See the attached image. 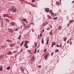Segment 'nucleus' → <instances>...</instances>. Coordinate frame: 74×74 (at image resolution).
<instances>
[{
	"label": "nucleus",
	"instance_id": "5fc2aeb1",
	"mask_svg": "<svg viewBox=\"0 0 74 74\" xmlns=\"http://www.w3.org/2000/svg\"><path fill=\"white\" fill-rule=\"evenodd\" d=\"M70 41H71V40H72V38H71L70 39Z\"/></svg>",
	"mask_w": 74,
	"mask_h": 74
},
{
	"label": "nucleus",
	"instance_id": "423d86ee",
	"mask_svg": "<svg viewBox=\"0 0 74 74\" xmlns=\"http://www.w3.org/2000/svg\"><path fill=\"white\" fill-rule=\"evenodd\" d=\"M24 46L26 48H29V46H28V45L26 44H24Z\"/></svg>",
	"mask_w": 74,
	"mask_h": 74
},
{
	"label": "nucleus",
	"instance_id": "09e8293b",
	"mask_svg": "<svg viewBox=\"0 0 74 74\" xmlns=\"http://www.w3.org/2000/svg\"><path fill=\"white\" fill-rule=\"evenodd\" d=\"M33 7H37V6H35V5H34V6H33Z\"/></svg>",
	"mask_w": 74,
	"mask_h": 74
},
{
	"label": "nucleus",
	"instance_id": "864d4df0",
	"mask_svg": "<svg viewBox=\"0 0 74 74\" xmlns=\"http://www.w3.org/2000/svg\"><path fill=\"white\" fill-rule=\"evenodd\" d=\"M69 40H68V41H67V43H69Z\"/></svg>",
	"mask_w": 74,
	"mask_h": 74
},
{
	"label": "nucleus",
	"instance_id": "5701e85b",
	"mask_svg": "<svg viewBox=\"0 0 74 74\" xmlns=\"http://www.w3.org/2000/svg\"><path fill=\"white\" fill-rule=\"evenodd\" d=\"M49 34L50 35V36H52V32L51 31L49 33Z\"/></svg>",
	"mask_w": 74,
	"mask_h": 74
},
{
	"label": "nucleus",
	"instance_id": "f704fd0d",
	"mask_svg": "<svg viewBox=\"0 0 74 74\" xmlns=\"http://www.w3.org/2000/svg\"><path fill=\"white\" fill-rule=\"evenodd\" d=\"M14 30H15V31H18V28H16L14 29Z\"/></svg>",
	"mask_w": 74,
	"mask_h": 74
},
{
	"label": "nucleus",
	"instance_id": "b1692460",
	"mask_svg": "<svg viewBox=\"0 0 74 74\" xmlns=\"http://www.w3.org/2000/svg\"><path fill=\"white\" fill-rule=\"evenodd\" d=\"M28 52H28V53H30L31 54H32V52H31V50H28V51H27Z\"/></svg>",
	"mask_w": 74,
	"mask_h": 74
},
{
	"label": "nucleus",
	"instance_id": "c756f323",
	"mask_svg": "<svg viewBox=\"0 0 74 74\" xmlns=\"http://www.w3.org/2000/svg\"><path fill=\"white\" fill-rule=\"evenodd\" d=\"M36 48V49L35 50V51L34 52V54H36V51H37Z\"/></svg>",
	"mask_w": 74,
	"mask_h": 74
},
{
	"label": "nucleus",
	"instance_id": "412c9836",
	"mask_svg": "<svg viewBox=\"0 0 74 74\" xmlns=\"http://www.w3.org/2000/svg\"><path fill=\"white\" fill-rule=\"evenodd\" d=\"M3 17H7V14H5L3 15Z\"/></svg>",
	"mask_w": 74,
	"mask_h": 74
},
{
	"label": "nucleus",
	"instance_id": "9d476101",
	"mask_svg": "<svg viewBox=\"0 0 74 74\" xmlns=\"http://www.w3.org/2000/svg\"><path fill=\"white\" fill-rule=\"evenodd\" d=\"M54 45H55V42H52V45L51 46V47H53V46Z\"/></svg>",
	"mask_w": 74,
	"mask_h": 74
},
{
	"label": "nucleus",
	"instance_id": "c85d7f7f",
	"mask_svg": "<svg viewBox=\"0 0 74 74\" xmlns=\"http://www.w3.org/2000/svg\"><path fill=\"white\" fill-rule=\"evenodd\" d=\"M58 51H59V49H56L55 52H58Z\"/></svg>",
	"mask_w": 74,
	"mask_h": 74
},
{
	"label": "nucleus",
	"instance_id": "393cba45",
	"mask_svg": "<svg viewBox=\"0 0 74 74\" xmlns=\"http://www.w3.org/2000/svg\"><path fill=\"white\" fill-rule=\"evenodd\" d=\"M4 23V20H2V21H1V23L2 25H3Z\"/></svg>",
	"mask_w": 74,
	"mask_h": 74
},
{
	"label": "nucleus",
	"instance_id": "0eeeda50",
	"mask_svg": "<svg viewBox=\"0 0 74 74\" xmlns=\"http://www.w3.org/2000/svg\"><path fill=\"white\" fill-rule=\"evenodd\" d=\"M15 45V43H13L12 44H10V47H13V46H14Z\"/></svg>",
	"mask_w": 74,
	"mask_h": 74
},
{
	"label": "nucleus",
	"instance_id": "72a5a7b5",
	"mask_svg": "<svg viewBox=\"0 0 74 74\" xmlns=\"http://www.w3.org/2000/svg\"><path fill=\"white\" fill-rule=\"evenodd\" d=\"M47 51V49H44V53H45V52Z\"/></svg>",
	"mask_w": 74,
	"mask_h": 74
},
{
	"label": "nucleus",
	"instance_id": "aec40b11",
	"mask_svg": "<svg viewBox=\"0 0 74 74\" xmlns=\"http://www.w3.org/2000/svg\"><path fill=\"white\" fill-rule=\"evenodd\" d=\"M7 41L8 42H12V41L9 39Z\"/></svg>",
	"mask_w": 74,
	"mask_h": 74
},
{
	"label": "nucleus",
	"instance_id": "9b49d317",
	"mask_svg": "<svg viewBox=\"0 0 74 74\" xmlns=\"http://www.w3.org/2000/svg\"><path fill=\"white\" fill-rule=\"evenodd\" d=\"M8 55H12V53L11 51H9L8 53Z\"/></svg>",
	"mask_w": 74,
	"mask_h": 74
},
{
	"label": "nucleus",
	"instance_id": "0e129e2a",
	"mask_svg": "<svg viewBox=\"0 0 74 74\" xmlns=\"http://www.w3.org/2000/svg\"><path fill=\"white\" fill-rule=\"evenodd\" d=\"M60 2H61V0H60Z\"/></svg>",
	"mask_w": 74,
	"mask_h": 74
},
{
	"label": "nucleus",
	"instance_id": "4c0bfd02",
	"mask_svg": "<svg viewBox=\"0 0 74 74\" xmlns=\"http://www.w3.org/2000/svg\"><path fill=\"white\" fill-rule=\"evenodd\" d=\"M53 53H54L53 52H52L51 54V56H52L53 55Z\"/></svg>",
	"mask_w": 74,
	"mask_h": 74
},
{
	"label": "nucleus",
	"instance_id": "69168bd1",
	"mask_svg": "<svg viewBox=\"0 0 74 74\" xmlns=\"http://www.w3.org/2000/svg\"><path fill=\"white\" fill-rule=\"evenodd\" d=\"M29 14H31V12H30Z\"/></svg>",
	"mask_w": 74,
	"mask_h": 74
},
{
	"label": "nucleus",
	"instance_id": "cd10ccee",
	"mask_svg": "<svg viewBox=\"0 0 74 74\" xmlns=\"http://www.w3.org/2000/svg\"><path fill=\"white\" fill-rule=\"evenodd\" d=\"M26 19L25 18H23L22 21H24V22H26Z\"/></svg>",
	"mask_w": 74,
	"mask_h": 74
},
{
	"label": "nucleus",
	"instance_id": "1a4fd4ad",
	"mask_svg": "<svg viewBox=\"0 0 74 74\" xmlns=\"http://www.w3.org/2000/svg\"><path fill=\"white\" fill-rule=\"evenodd\" d=\"M20 70H21L22 71H24V68H22V67L21 66L20 67Z\"/></svg>",
	"mask_w": 74,
	"mask_h": 74
},
{
	"label": "nucleus",
	"instance_id": "f8f14e48",
	"mask_svg": "<svg viewBox=\"0 0 74 74\" xmlns=\"http://www.w3.org/2000/svg\"><path fill=\"white\" fill-rule=\"evenodd\" d=\"M49 13L50 14H51V15H52L53 13V12L52 11V10H50L49 11Z\"/></svg>",
	"mask_w": 74,
	"mask_h": 74
},
{
	"label": "nucleus",
	"instance_id": "ea45409f",
	"mask_svg": "<svg viewBox=\"0 0 74 74\" xmlns=\"http://www.w3.org/2000/svg\"><path fill=\"white\" fill-rule=\"evenodd\" d=\"M70 25V23H69L67 25V27H69V26Z\"/></svg>",
	"mask_w": 74,
	"mask_h": 74
},
{
	"label": "nucleus",
	"instance_id": "bf43d9fd",
	"mask_svg": "<svg viewBox=\"0 0 74 74\" xmlns=\"http://www.w3.org/2000/svg\"><path fill=\"white\" fill-rule=\"evenodd\" d=\"M23 45V44H22V43H21V46H22V45Z\"/></svg>",
	"mask_w": 74,
	"mask_h": 74
},
{
	"label": "nucleus",
	"instance_id": "8fccbe9b",
	"mask_svg": "<svg viewBox=\"0 0 74 74\" xmlns=\"http://www.w3.org/2000/svg\"><path fill=\"white\" fill-rule=\"evenodd\" d=\"M70 44L71 45V44H72V42H71L70 43Z\"/></svg>",
	"mask_w": 74,
	"mask_h": 74
},
{
	"label": "nucleus",
	"instance_id": "4468645a",
	"mask_svg": "<svg viewBox=\"0 0 74 74\" xmlns=\"http://www.w3.org/2000/svg\"><path fill=\"white\" fill-rule=\"evenodd\" d=\"M29 41L28 40H25V44H28L29 43Z\"/></svg>",
	"mask_w": 74,
	"mask_h": 74
},
{
	"label": "nucleus",
	"instance_id": "13d9d810",
	"mask_svg": "<svg viewBox=\"0 0 74 74\" xmlns=\"http://www.w3.org/2000/svg\"><path fill=\"white\" fill-rule=\"evenodd\" d=\"M23 50H21V52H23Z\"/></svg>",
	"mask_w": 74,
	"mask_h": 74
},
{
	"label": "nucleus",
	"instance_id": "e433bc0d",
	"mask_svg": "<svg viewBox=\"0 0 74 74\" xmlns=\"http://www.w3.org/2000/svg\"><path fill=\"white\" fill-rule=\"evenodd\" d=\"M10 69V67L9 66V67H8V68H7V70H9Z\"/></svg>",
	"mask_w": 74,
	"mask_h": 74
},
{
	"label": "nucleus",
	"instance_id": "4d7b16f0",
	"mask_svg": "<svg viewBox=\"0 0 74 74\" xmlns=\"http://www.w3.org/2000/svg\"><path fill=\"white\" fill-rule=\"evenodd\" d=\"M73 3H74V0L72 2L71 4H73Z\"/></svg>",
	"mask_w": 74,
	"mask_h": 74
},
{
	"label": "nucleus",
	"instance_id": "dca6fc26",
	"mask_svg": "<svg viewBox=\"0 0 74 74\" xmlns=\"http://www.w3.org/2000/svg\"><path fill=\"white\" fill-rule=\"evenodd\" d=\"M74 22V20H70L69 22L70 23H72Z\"/></svg>",
	"mask_w": 74,
	"mask_h": 74
},
{
	"label": "nucleus",
	"instance_id": "6e6552de",
	"mask_svg": "<svg viewBox=\"0 0 74 74\" xmlns=\"http://www.w3.org/2000/svg\"><path fill=\"white\" fill-rule=\"evenodd\" d=\"M3 70V66L0 65V71H1Z\"/></svg>",
	"mask_w": 74,
	"mask_h": 74
},
{
	"label": "nucleus",
	"instance_id": "49530a36",
	"mask_svg": "<svg viewBox=\"0 0 74 74\" xmlns=\"http://www.w3.org/2000/svg\"><path fill=\"white\" fill-rule=\"evenodd\" d=\"M56 46H57V47H59V45H56Z\"/></svg>",
	"mask_w": 74,
	"mask_h": 74
},
{
	"label": "nucleus",
	"instance_id": "79ce46f5",
	"mask_svg": "<svg viewBox=\"0 0 74 74\" xmlns=\"http://www.w3.org/2000/svg\"><path fill=\"white\" fill-rule=\"evenodd\" d=\"M5 21H7V20H8V19H7V18H5Z\"/></svg>",
	"mask_w": 74,
	"mask_h": 74
},
{
	"label": "nucleus",
	"instance_id": "a18cd8bd",
	"mask_svg": "<svg viewBox=\"0 0 74 74\" xmlns=\"http://www.w3.org/2000/svg\"><path fill=\"white\" fill-rule=\"evenodd\" d=\"M1 47L2 48H4V46H3V45H2L1 46Z\"/></svg>",
	"mask_w": 74,
	"mask_h": 74
},
{
	"label": "nucleus",
	"instance_id": "39448f33",
	"mask_svg": "<svg viewBox=\"0 0 74 74\" xmlns=\"http://www.w3.org/2000/svg\"><path fill=\"white\" fill-rule=\"evenodd\" d=\"M49 9L48 8H46L45 9V11L46 12H49Z\"/></svg>",
	"mask_w": 74,
	"mask_h": 74
},
{
	"label": "nucleus",
	"instance_id": "680f3d73",
	"mask_svg": "<svg viewBox=\"0 0 74 74\" xmlns=\"http://www.w3.org/2000/svg\"><path fill=\"white\" fill-rule=\"evenodd\" d=\"M29 27H30V26H28V27H28L29 28Z\"/></svg>",
	"mask_w": 74,
	"mask_h": 74
},
{
	"label": "nucleus",
	"instance_id": "c9c22d12",
	"mask_svg": "<svg viewBox=\"0 0 74 74\" xmlns=\"http://www.w3.org/2000/svg\"><path fill=\"white\" fill-rule=\"evenodd\" d=\"M46 30H50V28H47Z\"/></svg>",
	"mask_w": 74,
	"mask_h": 74
},
{
	"label": "nucleus",
	"instance_id": "3c124183",
	"mask_svg": "<svg viewBox=\"0 0 74 74\" xmlns=\"http://www.w3.org/2000/svg\"><path fill=\"white\" fill-rule=\"evenodd\" d=\"M39 52V50H38L37 51V53H38Z\"/></svg>",
	"mask_w": 74,
	"mask_h": 74
},
{
	"label": "nucleus",
	"instance_id": "052dcab7",
	"mask_svg": "<svg viewBox=\"0 0 74 74\" xmlns=\"http://www.w3.org/2000/svg\"><path fill=\"white\" fill-rule=\"evenodd\" d=\"M42 36V34H40V36L41 37Z\"/></svg>",
	"mask_w": 74,
	"mask_h": 74
},
{
	"label": "nucleus",
	"instance_id": "f257e3e1",
	"mask_svg": "<svg viewBox=\"0 0 74 74\" xmlns=\"http://www.w3.org/2000/svg\"><path fill=\"white\" fill-rule=\"evenodd\" d=\"M10 11H12V12L13 13H14V12H16V11H17V10H16V9L15 8V7H13L11 8V9L10 10Z\"/></svg>",
	"mask_w": 74,
	"mask_h": 74
},
{
	"label": "nucleus",
	"instance_id": "bb28decb",
	"mask_svg": "<svg viewBox=\"0 0 74 74\" xmlns=\"http://www.w3.org/2000/svg\"><path fill=\"white\" fill-rule=\"evenodd\" d=\"M22 23L23 25L24 26H26V25H25V23L24 22H22Z\"/></svg>",
	"mask_w": 74,
	"mask_h": 74
},
{
	"label": "nucleus",
	"instance_id": "4be33fe9",
	"mask_svg": "<svg viewBox=\"0 0 74 74\" xmlns=\"http://www.w3.org/2000/svg\"><path fill=\"white\" fill-rule=\"evenodd\" d=\"M47 17H48V18H49L50 19H52L51 17V16H49V15H47Z\"/></svg>",
	"mask_w": 74,
	"mask_h": 74
},
{
	"label": "nucleus",
	"instance_id": "a211bd4d",
	"mask_svg": "<svg viewBox=\"0 0 74 74\" xmlns=\"http://www.w3.org/2000/svg\"><path fill=\"white\" fill-rule=\"evenodd\" d=\"M61 29H62V26H61V25H60L58 27V29L61 30Z\"/></svg>",
	"mask_w": 74,
	"mask_h": 74
},
{
	"label": "nucleus",
	"instance_id": "e2e57ef3",
	"mask_svg": "<svg viewBox=\"0 0 74 74\" xmlns=\"http://www.w3.org/2000/svg\"><path fill=\"white\" fill-rule=\"evenodd\" d=\"M25 22H26V23H28V22H27V21H25Z\"/></svg>",
	"mask_w": 74,
	"mask_h": 74
},
{
	"label": "nucleus",
	"instance_id": "a878e982",
	"mask_svg": "<svg viewBox=\"0 0 74 74\" xmlns=\"http://www.w3.org/2000/svg\"><path fill=\"white\" fill-rule=\"evenodd\" d=\"M3 58V56L2 55L0 56V59H2Z\"/></svg>",
	"mask_w": 74,
	"mask_h": 74
},
{
	"label": "nucleus",
	"instance_id": "6e6d98bb",
	"mask_svg": "<svg viewBox=\"0 0 74 74\" xmlns=\"http://www.w3.org/2000/svg\"><path fill=\"white\" fill-rule=\"evenodd\" d=\"M50 25V27L51 28H52V26L51 25Z\"/></svg>",
	"mask_w": 74,
	"mask_h": 74
},
{
	"label": "nucleus",
	"instance_id": "473e14b6",
	"mask_svg": "<svg viewBox=\"0 0 74 74\" xmlns=\"http://www.w3.org/2000/svg\"><path fill=\"white\" fill-rule=\"evenodd\" d=\"M21 37H22V36H21V35H20L19 37H18V39H20Z\"/></svg>",
	"mask_w": 74,
	"mask_h": 74
},
{
	"label": "nucleus",
	"instance_id": "de8ad7c7",
	"mask_svg": "<svg viewBox=\"0 0 74 74\" xmlns=\"http://www.w3.org/2000/svg\"><path fill=\"white\" fill-rule=\"evenodd\" d=\"M62 44H61V45H59V47H62Z\"/></svg>",
	"mask_w": 74,
	"mask_h": 74
},
{
	"label": "nucleus",
	"instance_id": "7ed1b4c3",
	"mask_svg": "<svg viewBox=\"0 0 74 74\" xmlns=\"http://www.w3.org/2000/svg\"><path fill=\"white\" fill-rule=\"evenodd\" d=\"M11 26H14V25H16V23L15 22H12L10 23Z\"/></svg>",
	"mask_w": 74,
	"mask_h": 74
},
{
	"label": "nucleus",
	"instance_id": "ddd939ff",
	"mask_svg": "<svg viewBox=\"0 0 74 74\" xmlns=\"http://www.w3.org/2000/svg\"><path fill=\"white\" fill-rule=\"evenodd\" d=\"M51 15L53 17H54L56 15V14L53 13Z\"/></svg>",
	"mask_w": 74,
	"mask_h": 74
},
{
	"label": "nucleus",
	"instance_id": "7c9ffc66",
	"mask_svg": "<svg viewBox=\"0 0 74 74\" xmlns=\"http://www.w3.org/2000/svg\"><path fill=\"white\" fill-rule=\"evenodd\" d=\"M42 43L44 44V39H43V38H42Z\"/></svg>",
	"mask_w": 74,
	"mask_h": 74
},
{
	"label": "nucleus",
	"instance_id": "f03ea898",
	"mask_svg": "<svg viewBox=\"0 0 74 74\" xmlns=\"http://www.w3.org/2000/svg\"><path fill=\"white\" fill-rule=\"evenodd\" d=\"M14 29L11 28H10L8 29V32L10 33H13L14 32Z\"/></svg>",
	"mask_w": 74,
	"mask_h": 74
},
{
	"label": "nucleus",
	"instance_id": "338daca9",
	"mask_svg": "<svg viewBox=\"0 0 74 74\" xmlns=\"http://www.w3.org/2000/svg\"><path fill=\"white\" fill-rule=\"evenodd\" d=\"M43 32H44V29L42 30Z\"/></svg>",
	"mask_w": 74,
	"mask_h": 74
},
{
	"label": "nucleus",
	"instance_id": "774afa93",
	"mask_svg": "<svg viewBox=\"0 0 74 74\" xmlns=\"http://www.w3.org/2000/svg\"><path fill=\"white\" fill-rule=\"evenodd\" d=\"M19 0V1H22V0Z\"/></svg>",
	"mask_w": 74,
	"mask_h": 74
},
{
	"label": "nucleus",
	"instance_id": "603ef678",
	"mask_svg": "<svg viewBox=\"0 0 74 74\" xmlns=\"http://www.w3.org/2000/svg\"><path fill=\"white\" fill-rule=\"evenodd\" d=\"M23 42H23H23H22L21 44H23Z\"/></svg>",
	"mask_w": 74,
	"mask_h": 74
},
{
	"label": "nucleus",
	"instance_id": "2f4dec72",
	"mask_svg": "<svg viewBox=\"0 0 74 74\" xmlns=\"http://www.w3.org/2000/svg\"><path fill=\"white\" fill-rule=\"evenodd\" d=\"M57 18H58V17H55L54 18H53V19H54V20H55L56 19H57Z\"/></svg>",
	"mask_w": 74,
	"mask_h": 74
},
{
	"label": "nucleus",
	"instance_id": "37998d69",
	"mask_svg": "<svg viewBox=\"0 0 74 74\" xmlns=\"http://www.w3.org/2000/svg\"><path fill=\"white\" fill-rule=\"evenodd\" d=\"M41 67V65H39V66H38V67L40 68V67Z\"/></svg>",
	"mask_w": 74,
	"mask_h": 74
},
{
	"label": "nucleus",
	"instance_id": "f3484780",
	"mask_svg": "<svg viewBox=\"0 0 74 74\" xmlns=\"http://www.w3.org/2000/svg\"><path fill=\"white\" fill-rule=\"evenodd\" d=\"M34 45H35L34 46V47H35V48H36V47H37V45L36 42H35Z\"/></svg>",
	"mask_w": 74,
	"mask_h": 74
},
{
	"label": "nucleus",
	"instance_id": "20e7f679",
	"mask_svg": "<svg viewBox=\"0 0 74 74\" xmlns=\"http://www.w3.org/2000/svg\"><path fill=\"white\" fill-rule=\"evenodd\" d=\"M46 41H47L46 44V45H48V42H49V38H47L46 39Z\"/></svg>",
	"mask_w": 74,
	"mask_h": 74
},
{
	"label": "nucleus",
	"instance_id": "6ab92c4d",
	"mask_svg": "<svg viewBox=\"0 0 74 74\" xmlns=\"http://www.w3.org/2000/svg\"><path fill=\"white\" fill-rule=\"evenodd\" d=\"M48 54H47L45 56V59H46V58H47V57H48Z\"/></svg>",
	"mask_w": 74,
	"mask_h": 74
},
{
	"label": "nucleus",
	"instance_id": "58836bf2",
	"mask_svg": "<svg viewBox=\"0 0 74 74\" xmlns=\"http://www.w3.org/2000/svg\"><path fill=\"white\" fill-rule=\"evenodd\" d=\"M35 1V0H32V3H34Z\"/></svg>",
	"mask_w": 74,
	"mask_h": 74
},
{
	"label": "nucleus",
	"instance_id": "a19ab883",
	"mask_svg": "<svg viewBox=\"0 0 74 74\" xmlns=\"http://www.w3.org/2000/svg\"><path fill=\"white\" fill-rule=\"evenodd\" d=\"M16 51H14L13 52V53H16Z\"/></svg>",
	"mask_w": 74,
	"mask_h": 74
},
{
	"label": "nucleus",
	"instance_id": "2eb2a0df",
	"mask_svg": "<svg viewBox=\"0 0 74 74\" xmlns=\"http://www.w3.org/2000/svg\"><path fill=\"white\" fill-rule=\"evenodd\" d=\"M63 38L64 39V41H66V40L67 39V37H63Z\"/></svg>",
	"mask_w": 74,
	"mask_h": 74
},
{
	"label": "nucleus",
	"instance_id": "c03bdc74",
	"mask_svg": "<svg viewBox=\"0 0 74 74\" xmlns=\"http://www.w3.org/2000/svg\"><path fill=\"white\" fill-rule=\"evenodd\" d=\"M8 22H10V20L8 19V20L7 21Z\"/></svg>",
	"mask_w": 74,
	"mask_h": 74
}]
</instances>
